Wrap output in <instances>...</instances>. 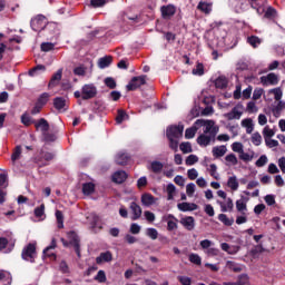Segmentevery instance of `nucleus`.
Here are the masks:
<instances>
[{"label":"nucleus","mask_w":285,"mask_h":285,"mask_svg":"<svg viewBox=\"0 0 285 285\" xmlns=\"http://www.w3.org/2000/svg\"><path fill=\"white\" fill-rule=\"evenodd\" d=\"M219 248H216V247H209L207 250H206V255L207 257H219Z\"/></svg>","instance_id":"obj_56"},{"label":"nucleus","mask_w":285,"mask_h":285,"mask_svg":"<svg viewBox=\"0 0 285 285\" xmlns=\"http://www.w3.org/2000/svg\"><path fill=\"white\" fill-rule=\"evenodd\" d=\"M164 170V164L159 160H154L151 163V171L155 173V175H159Z\"/></svg>","instance_id":"obj_35"},{"label":"nucleus","mask_w":285,"mask_h":285,"mask_svg":"<svg viewBox=\"0 0 285 285\" xmlns=\"http://www.w3.org/2000/svg\"><path fill=\"white\" fill-rule=\"evenodd\" d=\"M261 83L263 86H277L279 83V77L275 72H271L267 76L261 77Z\"/></svg>","instance_id":"obj_10"},{"label":"nucleus","mask_w":285,"mask_h":285,"mask_svg":"<svg viewBox=\"0 0 285 285\" xmlns=\"http://www.w3.org/2000/svg\"><path fill=\"white\" fill-rule=\"evenodd\" d=\"M105 86L110 90H115V88H117V81L112 77H107L105 78Z\"/></svg>","instance_id":"obj_48"},{"label":"nucleus","mask_w":285,"mask_h":285,"mask_svg":"<svg viewBox=\"0 0 285 285\" xmlns=\"http://www.w3.org/2000/svg\"><path fill=\"white\" fill-rule=\"evenodd\" d=\"M31 29L35 32H41V30H46V28H52L53 23H48V19L43 14H38L32 18L30 21Z\"/></svg>","instance_id":"obj_3"},{"label":"nucleus","mask_w":285,"mask_h":285,"mask_svg":"<svg viewBox=\"0 0 285 285\" xmlns=\"http://www.w3.org/2000/svg\"><path fill=\"white\" fill-rule=\"evenodd\" d=\"M119 19L122 23H126L127 21H131V23H139V12L135 9H128L120 14Z\"/></svg>","instance_id":"obj_6"},{"label":"nucleus","mask_w":285,"mask_h":285,"mask_svg":"<svg viewBox=\"0 0 285 285\" xmlns=\"http://www.w3.org/2000/svg\"><path fill=\"white\" fill-rule=\"evenodd\" d=\"M227 186L232 190H237L239 188V181H237V176H232L227 180Z\"/></svg>","instance_id":"obj_38"},{"label":"nucleus","mask_w":285,"mask_h":285,"mask_svg":"<svg viewBox=\"0 0 285 285\" xmlns=\"http://www.w3.org/2000/svg\"><path fill=\"white\" fill-rule=\"evenodd\" d=\"M197 161H199V157H197V155L191 154L186 158L185 164L186 166H195Z\"/></svg>","instance_id":"obj_52"},{"label":"nucleus","mask_w":285,"mask_h":285,"mask_svg":"<svg viewBox=\"0 0 285 285\" xmlns=\"http://www.w3.org/2000/svg\"><path fill=\"white\" fill-rule=\"evenodd\" d=\"M218 219L224 224V226H233V224H235V218H228L226 214H219Z\"/></svg>","instance_id":"obj_34"},{"label":"nucleus","mask_w":285,"mask_h":285,"mask_svg":"<svg viewBox=\"0 0 285 285\" xmlns=\"http://www.w3.org/2000/svg\"><path fill=\"white\" fill-rule=\"evenodd\" d=\"M215 86H216V88L224 90V88H228V79H226V77H224V76H219L215 80Z\"/></svg>","instance_id":"obj_29"},{"label":"nucleus","mask_w":285,"mask_h":285,"mask_svg":"<svg viewBox=\"0 0 285 285\" xmlns=\"http://www.w3.org/2000/svg\"><path fill=\"white\" fill-rule=\"evenodd\" d=\"M141 204L142 206H153L155 204V196L153 194L145 193L141 195Z\"/></svg>","instance_id":"obj_23"},{"label":"nucleus","mask_w":285,"mask_h":285,"mask_svg":"<svg viewBox=\"0 0 285 285\" xmlns=\"http://www.w3.org/2000/svg\"><path fill=\"white\" fill-rule=\"evenodd\" d=\"M129 209L132 213V216H131L132 222H137V219L141 218L142 210H141V206H139V204H137L136 202H131Z\"/></svg>","instance_id":"obj_14"},{"label":"nucleus","mask_w":285,"mask_h":285,"mask_svg":"<svg viewBox=\"0 0 285 285\" xmlns=\"http://www.w3.org/2000/svg\"><path fill=\"white\" fill-rule=\"evenodd\" d=\"M39 70H41L42 72H46V66L37 65L36 67L29 70V76L36 77V75H39Z\"/></svg>","instance_id":"obj_45"},{"label":"nucleus","mask_w":285,"mask_h":285,"mask_svg":"<svg viewBox=\"0 0 285 285\" xmlns=\"http://www.w3.org/2000/svg\"><path fill=\"white\" fill-rule=\"evenodd\" d=\"M114 184H124L128 179V174L125 170L114 173L111 177Z\"/></svg>","instance_id":"obj_17"},{"label":"nucleus","mask_w":285,"mask_h":285,"mask_svg":"<svg viewBox=\"0 0 285 285\" xmlns=\"http://www.w3.org/2000/svg\"><path fill=\"white\" fill-rule=\"evenodd\" d=\"M169 148L177 153L179 150V139L184 137V125H171L166 130Z\"/></svg>","instance_id":"obj_1"},{"label":"nucleus","mask_w":285,"mask_h":285,"mask_svg":"<svg viewBox=\"0 0 285 285\" xmlns=\"http://www.w3.org/2000/svg\"><path fill=\"white\" fill-rule=\"evenodd\" d=\"M177 279L181 285H193V279L188 276H178Z\"/></svg>","instance_id":"obj_63"},{"label":"nucleus","mask_w":285,"mask_h":285,"mask_svg":"<svg viewBox=\"0 0 285 285\" xmlns=\"http://www.w3.org/2000/svg\"><path fill=\"white\" fill-rule=\"evenodd\" d=\"M83 195H92L95 193V184L94 183H85L82 185Z\"/></svg>","instance_id":"obj_39"},{"label":"nucleus","mask_w":285,"mask_h":285,"mask_svg":"<svg viewBox=\"0 0 285 285\" xmlns=\"http://www.w3.org/2000/svg\"><path fill=\"white\" fill-rule=\"evenodd\" d=\"M248 202V198L242 196V199L236 200V210L238 213H242L243 215H246V210H248V207L246 203Z\"/></svg>","instance_id":"obj_19"},{"label":"nucleus","mask_w":285,"mask_h":285,"mask_svg":"<svg viewBox=\"0 0 285 285\" xmlns=\"http://www.w3.org/2000/svg\"><path fill=\"white\" fill-rule=\"evenodd\" d=\"M191 75L196 77H204V63L197 62L196 68L193 69Z\"/></svg>","instance_id":"obj_41"},{"label":"nucleus","mask_w":285,"mask_h":285,"mask_svg":"<svg viewBox=\"0 0 285 285\" xmlns=\"http://www.w3.org/2000/svg\"><path fill=\"white\" fill-rule=\"evenodd\" d=\"M242 126L244 128H246V132L247 135H250L254 130V127H253V119L250 118H246V119H243L242 120Z\"/></svg>","instance_id":"obj_36"},{"label":"nucleus","mask_w":285,"mask_h":285,"mask_svg":"<svg viewBox=\"0 0 285 285\" xmlns=\"http://www.w3.org/2000/svg\"><path fill=\"white\" fill-rule=\"evenodd\" d=\"M104 6H106V1H90L87 4L88 8H94V9L104 8Z\"/></svg>","instance_id":"obj_61"},{"label":"nucleus","mask_w":285,"mask_h":285,"mask_svg":"<svg viewBox=\"0 0 285 285\" xmlns=\"http://www.w3.org/2000/svg\"><path fill=\"white\" fill-rule=\"evenodd\" d=\"M104 262H112V253L110 250L100 253V255L96 257V264H104Z\"/></svg>","instance_id":"obj_20"},{"label":"nucleus","mask_w":285,"mask_h":285,"mask_svg":"<svg viewBox=\"0 0 285 285\" xmlns=\"http://www.w3.org/2000/svg\"><path fill=\"white\" fill-rule=\"evenodd\" d=\"M237 285H250V282L248 281V275L242 274L238 277Z\"/></svg>","instance_id":"obj_62"},{"label":"nucleus","mask_w":285,"mask_h":285,"mask_svg":"<svg viewBox=\"0 0 285 285\" xmlns=\"http://www.w3.org/2000/svg\"><path fill=\"white\" fill-rule=\"evenodd\" d=\"M56 219L58 228H63V213L61 210H56Z\"/></svg>","instance_id":"obj_58"},{"label":"nucleus","mask_w":285,"mask_h":285,"mask_svg":"<svg viewBox=\"0 0 285 285\" xmlns=\"http://www.w3.org/2000/svg\"><path fill=\"white\" fill-rule=\"evenodd\" d=\"M0 282H2L3 285H11L12 284V275H10L9 272L0 269Z\"/></svg>","instance_id":"obj_24"},{"label":"nucleus","mask_w":285,"mask_h":285,"mask_svg":"<svg viewBox=\"0 0 285 285\" xmlns=\"http://www.w3.org/2000/svg\"><path fill=\"white\" fill-rule=\"evenodd\" d=\"M21 153H22L21 145H17L11 155V160L13 161V164L14 161H19V159H21Z\"/></svg>","instance_id":"obj_40"},{"label":"nucleus","mask_w":285,"mask_h":285,"mask_svg":"<svg viewBox=\"0 0 285 285\" xmlns=\"http://www.w3.org/2000/svg\"><path fill=\"white\" fill-rule=\"evenodd\" d=\"M285 108V102L278 101V104L273 109L274 117H279L282 115V110Z\"/></svg>","instance_id":"obj_47"},{"label":"nucleus","mask_w":285,"mask_h":285,"mask_svg":"<svg viewBox=\"0 0 285 285\" xmlns=\"http://www.w3.org/2000/svg\"><path fill=\"white\" fill-rule=\"evenodd\" d=\"M146 235L150 239H157V237H159V232H157L156 228L149 227L147 228Z\"/></svg>","instance_id":"obj_54"},{"label":"nucleus","mask_w":285,"mask_h":285,"mask_svg":"<svg viewBox=\"0 0 285 285\" xmlns=\"http://www.w3.org/2000/svg\"><path fill=\"white\" fill-rule=\"evenodd\" d=\"M21 124H23V126H32L35 120H32V117H30L28 114H23L21 116Z\"/></svg>","instance_id":"obj_53"},{"label":"nucleus","mask_w":285,"mask_h":285,"mask_svg":"<svg viewBox=\"0 0 285 285\" xmlns=\"http://www.w3.org/2000/svg\"><path fill=\"white\" fill-rule=\"evenodd\" d=\"M179 224H181V226L186 230H195V217H193V216L181 217L179 220Z\"/></svg>","instance_id":"obj_13"},{"label":"nucleus","mask_w":285,"mask_h":285,"mask_svg":"<svg viewBox=\"0 0 285 285\" xmlns=\"http://www.w3.org/2000/svg\"><path fill=\"white\" fill-rule=\"evenodd\" d=\"M97 97V87L92 83L82 86V100L95 99Z\"/></svg>","instance_id":"obj_9"},{"label":"nucleus","mask_w":285,"mask_h":285,"mask_svg":"<svg viewBox=\"0 0 285 285\" xmlns=\"http://www.w3.org/2000/svg\"><path fill=\"white\" fill-rule=\"evenodd\" d=\"M110 63H112V57H110V56L102 57L98 61V66L101 69L108 68V66H110Z\"/></svg>","instance_id":"obj_33"},{"label":"nucleus","mask_w":285,"mask_h":285,"mask_svg":"<svg viewBox=\"0 0 285 285\" xmlns=\"http://www.w3.org/2000/svg\"><path fill=\"white\" fill-rule=\"evenodd\" d=\"M67 237L69 239L70 246H73L76 255L78 257H81V245H80L81 240L79 239V235H77L75 230H71L67 234Z\"/></svg>","instance_id":"obj_7"},{"label":"nucleus","mask_w":285,"mask_h":285,"mask_svg":"<svg viewBox=\"0 0 285 285\" xmlns=\"http://www.w3.org/2000/svg\"><path fill=\"white\" fill-rule=\"evenodd\" d=\"M50 50H55V43H52V42H42L41 43L42 52H50Z\"/></svg>","instance_id":"obj_59"},{"label":"nucleus","mask_w":285,"mask_h":285,"mask_svg":"<svg viewBox=\"0 0 285 285\" xmlns=\"http://www.w3.org/2000/svg\"><path fill=\"white\" fill-rule=\"evenodd\" d=\"M106 272H104V269H100L95 276V281L99 284H106Z\"/></svg>","instance_id":"obj_51"},{"label":"nucleus","mask_w":285,"mask_h":285,"mask_svg":"<svg viewBox=\"0 0 285 285\" xmlns=\"http://www.w3.org/2000/svg\"><path fill=\"white\" fill-rule=\"evenodd\" d=\"M48 101H50V94L43 92L38 97L36 104H38V106H41L43 108V106H46Z\"/></svg>","instance_id":"obj_32"},{"label":"nucleus","mask_w":285,"mask_h":285,"mask_svg":"<svg viewBox=\"0 0 285 285\" xmlns=\"http://www.w3.org/2000/svg\"><path fill=\"white\" fill-rule=\"evenodd\" d=\"M21 257L24 259V262L35 264V259H37V244L29 243L27 246H24L21 253Z\"/></svg>","instance_id":"obj_4"},{"label":"nucleus","mask_w":285,"mask_h":285,"mask_svg":"<svg viewBox=\"0 0 285 285\" xmlns=\"http://www.w3.org/2000/svg\"><path fill=\"white\" fill-rule=\"evenodd\" d=\"M264 18L268 19L269 21L277 19V9L268 7L265 11Z\"/></svg>","instance_id":"obj_28"},{"label":"nucleus","mask_w":285,"mask_h":285,"mask_svg":"<svg viewBox=\"0 0 285 285\" xmlns=\"http://www.w3.org/2000/svg\"><path fill=\"white\" fill-rule=\"evenodd\" d=\"M179 149L181 150V153H183L184 155H188V153H193V145H190L189 141H187V142H181V144L179 145Z\"/></svg>","instance_id":"obj_43"},{"label":"nucleus","mask_w":285,"mask_h":285,"mask_svg":"<svg viewBox=\"0 0 285 285\" xmlns=\"http://www.w3.org/2000/svg\"><path fill=\"white\" fill-rule=\"evenodd\" d=\"M242 111L237 110V107H234L230 112L226 114L228 121H233V119H242Z\"/></svg>","instance_id":"obj_30"},{"label":"nucleus","mask_w":285,"mask_h":285,"mask_svg":"<svg viewBox=\"0 0 285 285\" xmlns=\"http://www.w3.org/2000/svg\"><path fill=\"white\" fill-rule=\"evenodd\" d=\"M196 134H197V128L195 127L187 128L185 131V139H193Z\"/></svg>","instance_id":"obj_57"},{"label":"nucleus","mask_w":285,"mask_h":285,"mask_svg":"<svg viewBox=\"0 0 285 285\" xmlns=\"http://www.w3.org/2000/svg\"><path fill=\"white\" fill-rule=\"evenodd\" d=\"M128 119V114H126L122 109H118V114L116 117L117 124H124V121Z\"/></svg>","instance_id":"obj_46"},{"label":"nucleus","mask_w":285,"mask_h":285,"mask_svg":"<svg viewBox=\"0 0 285 285\" xmlns=\"http://www.w3.org/2000/svg\"><path fill=\"white\" fill-rule=\"evenodd\" d=\"M225 161H227V164H232V166H237V164H239V160L235 154H228L225 157Z\"/></svg>","instance_id":"obj_50"},{"label":"nucleus","mask_w":285,"mask_h":285,"mask_svg":"<svg viewBox=\"0 0 285 285\" xmlns=\"http://www.w3.org/2000/svg\"><path fill=\"white\" fill-rule=\"evenodd\" d=\"M188 259L191 264H195L196 266H202V256H199V254L191 253L189 254Z\"/></svg>","instance_id":"obj_42"},{"label":"nucleus","mask_w":285,"mask_h":285,"mask_svg":"<svg viewBox=\"0 0 285 285\" xmlns=\"http://www.w3.org/2000/svg\"><path fill=\"white\" fill-rule=\"evenodd\" d=\"M62 75H63V69H59L56 73H53L48 85L49 88H55V86H58Z\"/></svg>","instance_id":"obj_22"},{"label":"nucleus","mask_w":285,"mask_h":285,"mask_svg":"<svg viewBox=\"0 0 285 285\" xmlns=\"http://www.w3.org/2000/svg\"><path fill=\"white\" fill-rule=\"evenodd\" d=\"M130 159V156L128 154L120 153L116 156V164L118 166H126Z\"/></svg>","instance_id":"obj_27"},{"label":"nucleus","mask_w":285,"mask_h":285,"mask_svg":"<svg viewBox=\"0 0 285 285\" xmlns=\"http://www.w3.org/2000/svg\"><path fill=\"white\" fill-rule=\"evenodd\" d=\"M165 220L167 222V230L169 233H173V230H177V228H179V226L177 225L179 223V219L175 217V215H167Z\"/></svg>","instance_id":"obj_12"},{"label":"nucleus","mask_w":285,"mask_h":285,"mask_svg":"<svg viewBox=\"0 0 285 285\" xmlns=\"http://www.w3.org/2000/svg\"><path fill=\"white\" fill-rule=\"evenodd\" d=\"M212 153H213V157H215L216 159H219V157H224V155L228 153V149L226 148L225 145H222V146L214 147Z\"/></svg>","instance_id":"obj_21"},{"label":"nucleus","mask_w":285,"mask_h":285,"mask_svg":"<svg viewBox=\"0 0 285 285\" xmlns=\"http://www.w3.org/2000/svg\"><path fill=\"white\" fill-rule=\"evenodd\" d=\"M53 248H57V239L52 238L51 239V244L50 246L46 247L43 249V256L45 257H57V255H55V253H50V250H53Z\"/></svg>","instance_id":"obj_26"},{"label":"nucleus","mask_w":285,"mask_h":285,"mask_svg":"<svg viewBox=\"0 0 285 285\" xmlns=\"http://www.w3.org/2000/svg\"><path fill=\"white\" fill-rule=\"evenodd\" d=\"M197 10L204 14H210V12H213V2L199 1Z\"/></svg>","instance_id":"obj_18"},{"label":"nucleus","mask_w":285,"mask_h":285,"mask_svg":"<svg viewBox=\"0 0 285 285\" xmlns=\"http://www.w3.org/2000/svg\"><path fill=\"white\" fill-rule=\"evenodd\" d=\"M222 213H232L233 208H235V205L233 204V198H227L226 205L220 203Z\"/></svg>","instance_id":"obj_37"},{"label":"nucleus","mask_w":285,"mask_h":285,"mask_svg":"<svg viewBox=\"0 0 285 285\" xmlns=\"http://www.w3.org/2000/svg\"><path fill=\"white\" fill-rule=\"evenodd\" d=\"M263 137L265 139H271V137H275V131H273V129L268 128V126H266L263 129Z\"/></svg>","instance_id":"obj_60"},{"label":"nucleus","mask_w":285,"mask_h":285,"mask_svg":"<svg viewBox=\"0 0 285 285\" xmlns=\"http://www.w3.org/2000/svg\"><path fill=\"white\" fill-rule=\"evenodd\" d=\"M239 159H242V161H246V163L253 161V155H250V154H248V153H246V151L243 150V151L239 154Z\"/></svg>","instance_id":"obj_64"},{"label":"nucleus","mask_w":285,"mask_h":285,"mask_svg":"<svg viewBox=\"0 0 285 285\" xmlns=\"http://www.w3.org/2000/svg\"><path fill=\"white\" fill-rule=\"evenodd\" d=\"M247 43H249V46H253L254 48H257V46L262 43V40L257 36H250L247 38Z\"/></svg>","instance_id":"obj_49"},{"label":"nucleus","mask_w":285,"mask_h":285,"mask_svg":"<svg viewBox=\"0 0 285 285\" xmlns=\"http://www.w3.org/2000/svg\"><path fill=\"white\" fill-rule=\"evenodd\" d=\"M213 136L209 134V136H207L206 134H203L200 135L198 138H197V144L199 146H209L210 145V141H213Z\"/></svg>","instance_id":"obj_25"},{"label":"nucleus","mask_w":285,"mask_h":285,"mask_svg":"<svg viewBox=\"0 0 285 285\" xmlns=\"http://www.w3.org/2000/svg\"><path fill=\"white\" fill-rule=\"evenodd\" d=\"M36 130H41L42 134L48 132L50 130V124L46 118H40L38 121H35Z\"/></svg>","instance_id":"obj_16"},{"label":"nucleus","mask_w":285,"mask_h":285,"mask_svg":"<svg viewBox=\"0 0 285 285\" xmlns=\"http://www.w3.org/2000/svg\"><path fill=\"white\" fill-rule=\"evenodd\" d=\"M195 126H197L198 128H205V135H212L213 139H215V137H217V134L219 132V127L215 126V122L213 120L198 119L195 121Z\"/></svg>","instance_id":"obj_2"},{"label":"nucleus","mask_w":285,"mask_h":285,"mask_svg":"<svg viewBox=\"0 0 285 285\" xmlns=\"http://www.w3.org/2000/svg\"><path fill=\"white\" fill-rule=\"evenodd\" d=\"M177 208L181 213H193V210H197L199 206L195 203H179L177 204Z\"/></svg>","instance_id":"obj_15"},{"label":"nucleus","mask_w":285,"mask_h":285,"mask_svg":"<svg viewBox=\"0 0 285 285\" xmlns=\"http://www.w3.org/2000/svg\"><path fill=\"white\" fill-rule=\"evenodd\" d=\"M53 108H56V110H63V108H66V99L63 97L55 98Z\"/></svg>","instance_id":"obj_31"},{"label":"nucleus","mask_w":285,"mask_h":285,"mask_svg":"<svg viewBox=\"0 0 285 285\" xmlns=\"http://www.w3.org/2000/svg\"><path fill=\"white\" fill-rule=\"evenodd\" d=\"M147 78H148V76H146V75L132 77L131 80L129 81V83L127 85V90L129 92H132V91L137 90L138 88H141V86H146Z\"/></svg>","instance_id":"obj_5"},{"label":"nucleus","mask_w":285,"mask_h":285,"mask_svg":"<svg viewBox=\"0 0 285 285\" xmlns=\"http://www.w3.org/2000/svg\"><path fill=\"white\" fill-rule=\"evenodd\" d=\"M55 159V155L50 151L40 150L39 155L35 157V164H39V166H48V161H52Z\"/></svg>","instance_id":"obj_8"},{"label":"nucleus","mask_w":285,"mask_h":285,"mask_svg":"<svg viewBox=\"0 0 285 285\" xmlns=\"http://www.w3.org/2000/svg\"><path fill=\"white\" fill-rule=\"evenodd\" d=\"M160 12L163 19H170V17H175V13L177 12V7H175L174 4L163 6L160 8Z\"/></svg>","instance_id":"obj_11"},{"label":"nucleus","mask_w":285,"mask_h":285,"mask_svg":"<svg viewBox=\"0 0 285 285\" xmlns=\"http://www.w3.org/2000/svg\"><path fill=\"white\" fill-rule=\"evenodd\" d=\"M177 188L173 184L167 185V199L168 202L175 199V193Z\"/></svg>","instance_id":"obj_44"},{"label":"nucleus","mask_w":285,"mask_h":285,"mask_svg":"<svg viewBox=\"0 0 285 285\" xmlns=\"http://www.w3.org/2000/svg\"><path fill=\"white\" fill-rule=\"evenodd\" d=\"M252 144H254V146H262V135L259 132H254L252 135Z\"/></svg>","instance_id":"obj_55"}]
</instances>
